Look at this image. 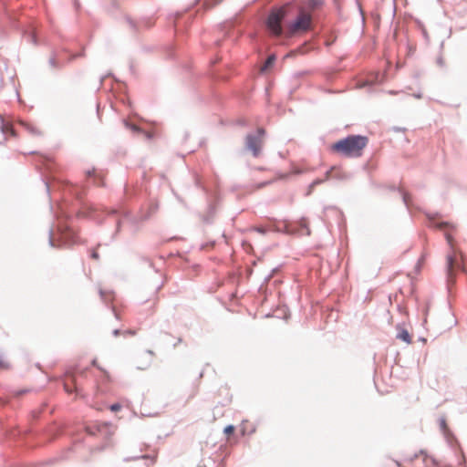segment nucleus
Returning <instances> with one entry per match:
<instances>
[{
  "instance_id": "obj_1",
  "label": "nucleus",
  "mask_w": 467,
  "mask_h": 467,
  "mask_svg": "<svg viewBox=\"0 0 467 467\" xmlns=\"http://www.w3.org/2000/svg\"><path fill=\"white\" fill-rule=\"evenodd\" d=\"M368 144V138L360 135H350L330 146V150L346 158H358Z\"/></svg>"
},
{
  "instance_id": "obj_4",
  "label": "nucleus",
  "mask_w": 467,
  "mask_h": 467,
  "mask_svg": "<svg viewBox=\"0 0 467 467\" xmlns=\"http://www.w3.org/2000/svg\"><path fill=\"white\" fill-rule=\"evenodd\" d=\"M285 7L273 10L268 16L266 26L272 35L279 36L283 33L282 21L285 16Z\"/></svg>"
},
{
  "instance_id": "obj_3",
  "label": "nucleus",
  "mask_w": 467,
  "mask_h": 467,
  "mask_svg": "<svg viewBox=\"0 0 467 467\" xmlns=\"http://www.w3.org/2000/svg\"><path fill=\"white\" fill-rule=\"evenodd\" d=\"M311 16L301 10L296 19L286 26L285 35L290 37L294 35L304 33L310 28Z\"/></svg>"
},
{
  "instance_id": "obj_22",
  "label": "nucleus",
  "mask_w": 467,
  "mask_h": 467,
  "mask_svg": "<svg viewBox=\"0 0 467 467\" xmlns=\"http://www.w3.org/2000/svg\"><path fill=\"white\" fill-rule=\"evenodd\" d=\"M145 135H146V137H147V138H149V139L151 137V136H150V134L149 132H145Z\"/></svg>"
},
{
  "instance_id": "obj_5",
  "label": "nucleus",
  "mask_w": 467,
  "mask_h": 467,
  "mask_svg": "<svg viewBox=\"0 0 467 467\" xmlns=\"http://www.w3.org/2000/svg\"><path fill=\"white\" fill-rule=\"evenodd\" d=\"M264 134L265 130L263 129H258L257 135H247L245 139L246 148L252 151L254 157L260 155L261 149L263 147L264 142Z\"/></svg>"
},
{
  "instance_id": "obj_24",
  "label": "nucleus",
  "mask_w": 467,
  "mask_h": 467,
  "mask_svg": "<svg viewBox=\"0 0 467 467\" xmlns=\"http://www.w3.org/2000/svg\"><path fill=\"white\" fill-rule=\"evenodd\" d=\"M119 330H114V335L117 336L119 335Z\"/></svg>"
},
{
  "instance_id": "obj_14",
  "label": "nucleus",
  "mask_w": 467,
  "mask_h": 467,
  "mask_svg": "<svg viewBox=\"0 0 467 467\" xmlns=\"http://www.w3.org/2000/svg\"><path fill=\"white\" fill-rule=\"evenodd\" d=\"M125 125L128 129H130V130H132L133 132H139L140 131V128L138 126H136L135 124H130L129 122H125Z\"/></svg>"
},
{
  "instance_id": "obj_11",
  "label": "nucleus",
  "mask_w": 467,
  "mask_h": 467,
  "mask_svg": "<svg viewBox=\"0 0 467 467\" xmlns=\"http://www.w3.org/2000/svg\"><path fill=\"white\" fill-rule=\"evenodd\" d=\"M2 130H3V133H5V134L10 133L11 136H14V137L16 136L14 127L9 123L3 124Z\"/></svg>"
},
{
  "instance_id": "obj_21",
  "label": "nucleus",
  "mask_w": 467,
  "mask_h": 467,
  "mask_svg": "<svg viewBox=\"0 0 467 467\" xmlns=\"http://www.w3.org/2000/svg\"><path fill=\"white\" fill-rule=\"evenodd\" d=\"M256 230L261 234H265V230L262 228H257Z\"/></svg>"
},
{
  "instance_id": "obj_12",
  "label": "nucleus",
  "mask_w": 467,
  "mask_h": 467,
  "mask_svg": "<svg viewBox=\"0 0 467 467\" xmlns=\"http://www.w3.org/2000/svg\"><path fill=\"white\" fill-rule=\"evenodd\" d=\"M275 60V57L274 55L269 56L266 59V61L265 62L264 66L262 67L261 70L262 71L266 70L268 67H270L274 64Z\"/></svg>"
},
{
  "instance_id": "obj_16",
  "label": "nucleus",
  "mask_w": 467,
  "mask_h": 467,
  "mask_svg": "<svg viewBox=\"0 0 467 467\" xmlns=\"http://www.w3.org/2000/svg\"><path fill=\"white\" fill-rule=\"evenodd\" d=\"M90 256H91V258H92V259H94V260H99V253H98L97 249H93V250L91 251V253H90Z\"/></svg>"
},
{
  "instance_id": "obj_18",
  "label": "nucleus",
  "mask_w": 467,
  "mask_h": 467,
  "mask_svg": "<svg viewBox=\"0 0 467 467\" xmlns=\"http://www.w3.org/2000/svg\"><path fill=\"white\" fill-rule=\"evenodd\" d=\"M440 424H441V427L442 430H446L447 429V423H446V420L444 419L441 420Z\"/></svg>"
},
{
  "instance_id": "obj_15",
  "label": "nucleus",
  "mask_w": 467,
  "mask_h": 467,
  "mask_svg": "<svg viewBox=\"0 0 467 467\" xmlns=\"http://www.w3.org/2000/svg\"><path fill=\"white\" fill-rule=\"evenodd\" d=\"M223 431L226 435H231L234 431V427L233 425H228L224 428Z\"/></svg>"
},
{
  "instance_id": "obj_10",
  "label": "nucleus",
  "mask_w": 467,
  "mask_h": 467,
  "mask_svg": "<svg viewBox=\"0 0 467 467\" xmlns=\"http://www.w3.org/2000/svg\"><path fill=\"white\" fill-rule=\"evenodd\" d=\"M384 76L379 73H375L371 78L368 79L366 82H364L360 87H364L366 85H371L374 82H382Z\"/></svg>"
},
{
  "instance_id": "obj_19",
  "label": "nucleus",
  "mask_w": 467,
  "mask_h": 467,
  "mask_svg": "<svg viewBox=\"0 0 467 467\" xmlns=\"http://www.w3.org/2000/svg\"><path fill=\"white\" fill-rule=\"evenodd\" d=\"M143 458H145V459H150V462H151V464H154V463L156 462V458H157V457H156V455H154V456H151V457H149V456H143Z\"/></svg>"
},
{
  "instance_id": "obj_17",
  "label": "nucleus",
  "mask_w": 467,
  "mask_h": 467,
  "mask_svg": "<svg viewBox=\"0 0 467 467\" xmlns=\"http://www.w3.org/2000/svg\"><path fill=\"white\" fill-rule=\"evenodd\" d=\"M110 410L111 411H119L120 409H121V406L119 404V403H115V404H112L110 407H109Z\"/></svg>"
},
{
  "instance_id": "obj_20",
  "label": "nucleus",
  "mask_w": 467,
  "mask_h": 467,
  "mask_svg": "<svg viewBox=\"0 0 467 467\" xmlns=\"http://www.w3.org/2000/svg\"><path fill=\"white\" fill-rule=\"evenodd\" d=\"M94 173H95V171H94V170H92V171H87V175H88V177L92 176Z\"/></svg>"
},
{
  "instance_id": "obj_9",
  "label": "nucleus",
  "mask_w": 467,
  "mask_h": 467,
  "mask_svg": "<svg viewBox=\"0 0 467 467\" xmlns=\"http://www.w3.org/2000/svg\"><path fill=\"white\" fill-rule=\"evenodd\" d=\"M426 265V258L424 255H421L420 257V259L417 261L416 265H414V274L416 275H420L421 269L425 266Z\"/></svg>"
},
{
  "instance_id": "obj_6",
  "label": "nucleus",
  "mask_w": 467,
  "mask_h": 467,
  "mask_svg": "<svg viewBox=\"0 0 467 467\" xmlns=\"http://www.w3.org/2000/svg\"><path fill=\"white\" fill-rule=\"evenodd\" d=\"M18 124L25 131L28 132L32 136H41L43 134L42 130L32 123L19 121Z\"/></svg>"
},
{
  "instance_id": "obj_7",
  "label": "nucleus",
  "mask_w": 467,
  "mask_h": 467,
  "mask_svg": "<svg viewBox=\"0 0 467 467\" xmlns=\"http://www.w3.org/2000/svg\"><path fill=\"white\" fill-rule=\"evenodd\" d=\"M348 175L345 171L342 170L332 167L329 171L326 172V180L329 179H338V180H344L347 179Z\"/></svg>"
},
{
  "instance_id": "obj_13",
  "label": "nucleus",
  "mask_w": 467,
  "mask_h": 467,
  "mask_svg": "<svg viewBox=\"0 0 467 467\" xmlns=\"http://www.w3.org/2000/svg\"><path fill=\"white\" fill-rule=\"evenodd\" d=\"M398 337L405 342H409V333L405 329H403L400 334H398Z\"/></svg>"
},
{
  "instance_id": "obj_23",
  "label": "nucleus",
  "mask_w": 467,
  "mask_h": 467,
  "mask_svg": "<svg viewBox=\"0 0 467 467\" xmlns=\"http://www.w3.org/2000/svg\"><path fill=\"white\" fill-rule=\"evenodd\" d=\"M414 96L418 99L421 98V95L420 94H414Z\"/></svg>"
},
{
  "instance_id": "obj_2",
  "label": "nucleus",
  "mask_w": 467,
  "mask_h": 467,
  "mask_svg": "<svg viewBox=\"0 0 467 467\" xmlns=\"http://www.w3.org/2000/svg\"><path fill=\"white\" fill-rule=\"evenodd\" d=\"M433 227L441 231H444V235L450 245L451 252L447 255V268L448 276L451 280L452 277L453 271L461 267V263L463 260L462 254L456 249L454 240L452 237V232L455 230V226L450 223H435Z\"/></svg>"
},
{
  "instance_id": "obj_8",
  "label": "nucleus",
  "mask_w": 467,
  "mask_h": 467,
  "mask_svg": "<svg viewBox=\"0 0 467 467\" xmlns=\"http://www.w3.org/2000/svg\"><path fill=\"white\" fill-rule=\"evenodd\" d=\"M63 385L66 392L72 393L75 389V378L72 375H66Z\"/></svg>"
}]
</instances>
